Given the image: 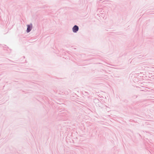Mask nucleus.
I'll return each mask as SVG.
<instances>
[{"label":"nucleus","instance_id":"obj_2","mask_svg":"<svg viewBox=\"0 0 154 154\" xmlns=\"http://www.w3.org/2000/svg\"><path fill=\"white\" fill-rule=\"evenodd\" d=\"M79 30V26L76 25H74L72 28V31L74 33H76Z\"/></svg>","mask_w":154,"mask_h":154},{"label":"nucleus","instance_id":"obj_1","mask_svg":"<svg viewBox=\"0 0 154 154\" xmlns=\"http://www.w3.org/2000/svg\"><path fill=\"white\" fill-rule=\"evenodd\" d=\"M27 28L26 32L27 33L29 32L32 30V25L31 23L30 24L27 25Z\"/></svg>","mask_w":154,"mask_h":154}]
</instances>
